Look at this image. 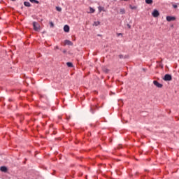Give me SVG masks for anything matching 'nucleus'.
Instances as JSON below:
<instances>
[{
	"mask_svg": "<svg viewBox=\"0 0 179 179\" xmlns=\"http://www.w3.org/2000/svg\"><path fill=\"white\" fill-rule=\"evenodd\" d=\"M163 80H165V82H170V80H173V77L170 74H166Z\"/></svg>",
	"mask_w": 179,
	"mask_h": 179,
	"instance_id": "nucleus-1",
	"label": "nucleus"
},
{
	"mask_svg": "<svg viewBox=\"0 0 179 179\" xmlns=\"http://www.w3.org/2000/svg\"><path fill=\"white\" fill-rule=\"evenodd\" d=\"M33 27H34V30H35V31H38L40 30V24H38V23L34 22H33Z\"/></svg>",
	"mask_w": 179,
	"mask_h": 179,
	"instance_id": "nucleus-2",
	"label": "nucleus"
},
{
	"mask_svg": "<svg viewBox=\"0 0 179 179\" xmlns=\"http://www.w3.org/2000/svg\"><path fill=\"white\" fill-rule=\"evenodd\" d=\"M152 15L153 17H159V16H160V13H159V10H154Z\"/></svg>",
	"mask_w": 179,
	"mask_h": 179,
	"instance_id": "nucleus-3",
	"label": "nucleus"
},
{
	"mask_svg": "<svg viewBox=\"0 0 179 179\" xmlns=\"http://www.w3.org/2000/svg\"><path fill=\"white\" fill-rule=\"evenodd\" d=\"M153 83L155 85V86H156L157 87H159V88H162L163 87V85L159 83V82H157V80H154L153 81Z\"/></svg>",
	"mask_w": 179,
	"mask_h": 179,
	"instance_id": "nucleus-4",
	"label": "nucleus"
},
{
	"mask_svg": "<svg viewBox=\"0 0 179 179\" xmlns=\"http://www.w3.org/2000/svg\"><path fill=\"white\" fill-rule=\"evenodd\" d=\"M166 20L167 22H174V20H176V17L166 16Z\"/></svg>",
	"mask_w": 179,
	"mask_h": 179,
	"instance_id": "nucleus-5",
	"label": "nucleus"
},
{
	"mask_svg": "<svg viewBox=\"0 0 179 179\" xmlns=\"http://www.w3.org/2000/svg\"><path fill=\"white\" fill-rule=\"evenodd\" d=\"M64 44H66V45H73V43H72V41L69 40H65Z\"/></svg>",
	"mask_w": 179,
	"mask_h": 179,
	"instance_id": "nucleus-6",
	"label": "nucleus"
},
{
	"mask_svg": "<svg viewBox=\"0 0 179 179\" xmlns=\"http://www.w3.org/2000/svg\"><path fill=\"white\" fill-rule=\"evenodd\" d=\"M0 171H2V173H6L8 168H6V166H1L0 167Z\"/></svg>",
	"mask_w": 179,
	"mask_h": 179,
	"instance_id": "nucleus-7",
	"label": "nucleus"
},
{
	"mask_svg": "<svg viewBox=\"0 0 179 179\" xmlns=\"http://www.w3.org/2000/svg\"><path fill=\"white\" fill-rule=\"evenodd\" d=\"M64 30L66 33H69V26L68 25H65L64 27Z\"/></svg>",
	"mask_w": 179,
	"mask_h": 179,
	"instance_id": "nucleus-8",
	"label": "nucleus"
},
{
	"mask_svg": "<svg viewBox=\"0 0 179 179\" xmlns=\"http://www.w3.org/2000/svg\"><path fill=\"white\" fill-rule=\"evenodd\" d=\"M94 108H96V106H91L90 111V113H92V114H94Z\"/></svg>",
	"mask_w": 179,
	"mask_h": 179,
	"instance_id": "nucleus-9",
	"label": "nucleus"
},
{
	"mask_svg": "<svg viewBox=\"0 0 179 179\" xmlns=\"http://www.w3.org/2000/svg\"><path fill=\"white\" fill-rule=\"evenodd\" d=\"M120 15H125V8H120Z\"/></svg>",
	"mask_w": 179,
	"mask_h": 179,
	"instance_id": "nucleus-10",
	"label": "nucleus"
},
{
	"mask_svg": "<svg viewBox=\"0 0 179 179\" xmlns=\"http://www.w3.org/2000/svg\"><path fill=\"white\" fill-rule=\"evenodd\" d=\"M24 6H27L28 8H29V6H31V5L30 4V2L29 1L24 2Z\"/></svg>",
	"mask_w": 179,
	"mask_h": 179,
	"instance_id": "nucleus-11",
	"label": "nucleus"
},
{
	"mask_svg": "<svg viewBox=\"0 0 179 179\" xmlns=\"http://www.w3.org/2000/svg\"><path fill=\"white\" fill-rule=\"evenodd\" d=\"M145 3L148 5H152L153 3V0H145Z\"/></svg>",
	"mask_w": 179,
	"mask_h": 179,
	"instance_id": "nucleus-12",
	"label": "nucleus"
},
{
	"mask_svg": "<svg viewBox=\"0 0 179 179\" xmlns=\"http://www.w3.org/2000/svg\"><path fill=\"white\" fill-rule=\"evenodd\" d=\"M66 65L69 68H73V64L71 62H67Z\"/></svg>",
	"mask_w": 179,
	"mask_h": 179,
	"instance_id": "nucleus-13",
	"label": "nucleus"
},
{
	"mask_svg": "<svg viewBox=\"0 0 179 179\" xmlns=\"http://www.w3.org/2000/svg\"><path fill=\"white\" fill-rule=\"evenodd\" d=\"M129 8H130V9H131V10H136V9H138V7H136V6H132V5H129Z\"/></svg>",
	"mask_w": 179,
	"mask_h": 179,
	"instance_id": "nucleus-14",
	"label": "nucleus"
},
{
	"mask_svg": "<svg viewBox=\"0 0 179 179\" xmlns=\"http://www.w3.org/2000/svg\"><path fill=\"white\" fill-rule=\"evenodd\" d=\"M90 12H89V13H94V12H95L94 8H93L92 7H90Z\"/></svg>",
	"mask_w": 179,
	"mask_h": 179,
	"instance_id": "nucleus-15",
	"label": "nucleus"
},
{
	"mask_svg": "<svg viewBox=\"0 0 179 179\" xmlns=\"http://www.w3.org/2000/svg\"><path fill=\"white\" fill-rule=\"evenodd\" d=\"M32 3H40V2L37 0H29Z\"/></svg>",
	"mask_w": 179,
	"mask_h": 179,
	"instance_id": "nucleus-16",
	"label": "nucleus"
},
{
	"mask_svg": "<svg viewBox=\"0 0 179 179\" xmlns=\"http://www.w3.org/2000/svg\"><path fill=\"white\" fill-rule=\"evenodd\" d=\"M56 10H57V12H61V10H62V8L61 7H56Z\"/></svg>",
	"mask_w": 179,
	"mask_h": 179,
	"instance_id": "nucleus-17",
	"label": "nucleus"
},
{
	"mask_svg": "<svg viewBox=\"0 0 179 179\" xmlns=\"http://www.w3.org/2000/svg\"><path fill=\"white\" fill-rule=\"evenodd\" d=\"M98 9H99V12H101L102 10H104V8L101 7V6L98 7Z\"/></svg>",
	"mask_w": 179,
	"mask_h": 179,
	"instance_id": "nucleus-18",
	"label": "nucleus"
},
{
	"mask_svg": "<svg viewBox=\"0 0 179 179\" xmlns=\"http://www.w3.org/2000/svg\"><path fill=\"white\" fill-rule=\"evenodd\" d=\"M99 24H100V22H99V21L94 22V26H99Z\"/></svg>",
	"mask_w": 179,
	"mask_h": 179,
	"instance_id": "nucleus-19",
	"label": "nucleus"
},
{
	"mask_svg": "<svg viewBox=\"0 0 179 179\" xmlns=\"http://www.w3.org/2000/svg\"><path fill=\"white\" fill-rule=\"evenodd\" d=\"M50 27H54V23L52 22H50Z\"/></svg>",
	"mask_w": 179,
	"mask_h": 179,
	"instance_id": "nucleus-20",
	"label": "nucleus"
},
{
	"mask_svg": "<svg viewBox=\"0 0 179 179\" xmlns=\"http://www.w3.org/2000/svg\"><path fill=\"white\" fill-rule=\"evenodd\" d=\"M119 58H120V59L124 58V55H119Z\"/></svg>",
	"mask_w": 179,
	"mask_h": 179,
	"instance_id": "nucleus-21",
	"label": "nucleus"
},
{
	"mask_svg": "<svg viewBox=\"0 0 179 179\" xmlns=\"http://www.w3.org/2000/svg\"><path fill=\"white\" fill-rule=\"evenodd\" d=\"M55 50H59V48L58 46H55Z\"/></svg>",
	"mask_w": 179,
	"mask_h": 179,
	"instance_id": "nucleus-22",
	"label": "nucleus"
},
{
	"mask_svg": "<svg viewBox=\"0 0 179 179\" xmlns=\"http://www.w3.org/2000/svg\"><path fill=\"white\" fill-rule=\"evenodd\" d=\"M127 27H128L129 29H131V25H130L129 24H127Z\"/></svg>",
	"mask_w": 179,
	"mask_h": 179,
	"instance_id": "nucleus-23",
	"label": "nucleus"
},
{
	"mask_svg": "<svg viewBox=\"0 0 179 179\" xmlns=\"http://www.w3.org/2000/svg\"><path fill=\"white\" fill-rule=\"evenodd\" d=\"M173 8H177V5H173Z\"/></svg>",
	"mask_w": 179,
	"mask_h": 179,
	"instance_id": "nucleus-24",
	"label": "nucleus"
},
{
	"mask_svg": "<svg viewBox=\"0 0 179 179\" xmlns=\"http://www.w3.org/2000/svg\"><path fill=\"white\" fill-rule=\"evenodd\" d=\"M63 52H64V53H65V52H66V50H64V51H63Z\"/></svg>",
	"mask_w": 179,
	"mask_h": 179,
	"instance_id": "nucleus-25",
	"label": "nucleus"
},
{
	"mask_svg": "<svg viewBox=\"0 0 179 179\" xmlns=\"http://www.w3.org/2000/svg\"><path fill=\"white\" fill-rule=\"evenodd\" d=\"M121 34H119V36H121Z\"/></svg>",
	"mask_w": 179,
	"mask_h": 179,
	"instance_id": "nucleus-26",
	"label": "nucleus"
},
{
	"mask_svg": "<svg viewBox=\"0 0 179 179\" xmlns=\"http://www.w3.org/2000/svg\"><path fill=\"white\" fill-rule=\"evenodd\" d=\"M11 1H16V0H11Z\"/></svg>",
	"mask_w": 179,
	"mask_h": 179,
	"instance_id": "nucleus-27",
	"label": "nucleus"
}]
</instances>
